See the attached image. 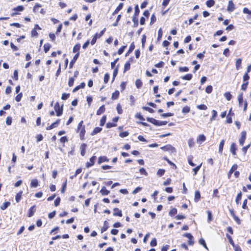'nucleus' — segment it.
Instances as JSON below:
<instances>
[{"label":"nucleus","instance_id":"obj_41","mask_svg":"<svg viewBox=\"0 0 251 251\" xmlns=\"http://www.w3.org/2000/svg\"><path fill=\"white\" fill-rule=\"evenodd\" d=\"M24 9V8L22 5H19L13 8V10L15 11H22Z\"/></svg>","mask_w":251,"mask_h":251},{"label":"nucleus","instance_id":"obj_30","mask_svg":"<svg viewBox=\"0 0 251 251\" xmlns=\"http://www.w3.org/2000/svg\"><path fill=\"white\" fill-rule=\"evenodd\" d=\"M22 193H23V192L21 191L19 193H18V194H17L16 197H15V200H16V201L17 202H19V201H20V200L22 198Z\"/></svg>","mask_w":251,"mask_h":251},{"label":"nucleus","instance_id":"obj_21","mask_svg":"<svg viewBox=\"0 0 251 251\" xmlns=\"http://www.w3.org/2000/svg\"><path fill=\"white\" fill-rule=\"evenodd\" d=\"M105 110V108L104 105H102L100 107V108L97 111V114L98 115H101L102 113H103Z\"/></svg>","mask_w":251,"mask_h":251},{"label":"nucleus","instance_id":"obj_51","mask_svg":"<svg viewBox=\"0 0 251 251\" xmlns=\"http://www.w3.org/2000/svg\"><path fill=\"white\" fill-rule=\"evenodd\" d=\"M75 79L73 77H71L69 78L68 85L70 87H72L74 85Z\"/></svg>","mask_w":251,"mask_h":251},{"label":"nucleus","instance_id":"obj_17","mask_svg":"<svg viewBox=\"0 0 251 251\" xmlns=\"http://www.w3.org/2000/svg\"><path fill=\"white\" fill-rule=\"evenodd\" d=\"M113 210V215L114 216H118L120 217L122 216V211L120 210H119L118 208H114Z\"/></svg>","mask_w":251,"mask_h":251},{"label":"nucleus","instance_id":"obj_38","mask_svg":"<svg viewBox=\"0 0 251 251\" xmlns=\"http://www.w3.org/2000/svg\"><path fill=\"white\" fill-rule=\"evenodd\" d=\"M41 7V5L39 3H36L33 7V11L34 12L39 11V9Z\"/></svg>","mask_w":251,"mask_h":251},{"label":"nucleus","instance_id":"obj_50","mask_svg":"<svg viewBox=\"0 0 251 251\" xmlns=\"http://www.w3.org/2000/svg\"><path fill=\"white\" fill-rule=\"evenodd\" d=\"M126 48V46H122L120 49H119L118 51V53L119 54H121L123 53L125 49Z\"/></svg>","mask_w":251,"mask_h":251},{"label":"nucleus","instance_id":"obj_59","mask_svg":"<svg viewBox=\"0 0 251 251\" xmlns=\"http://www.w3.org/2000/svg\"><path fill=\"white\" fill-rule=\"evenodd\" d=\"M165 170L163 169H159L157 172V175L159 176H162L164 174Z\"/></svg>","mask_w":251,"mask_h":251},{"label":"nucleus","instance_id":"obj_48","mask_svg":"<svg viewBox=\"0 0 251 251\" xmlns=\"http://www.w3.org/2000/svg\"><path fill=\"white\" fill-rule=\"evenodd\" d=\"M106 117L105 116H104L102 117L100 121V126H104L105 122H106Z\"/></svg>","mask_w":251,"mask_h":251},{"label":"nucleus","instance_id":"obj_47","mask_svg":"<svg viewBox=\"0 0 251 251\" xmlns=\"http://www.w3.org/2000/svg\"><path fill=\"white\" fill-rule=\"evenodd\" d=\"M197 108L200 110H206L207 109V107L205 104H201L197 105Z\"/></svg>","mask_w":251,"mask_h":251},{"label":"nucleus","instance_id":"obj_52","mask_svg":"<svg viewBox=\"0 0 251 251\" xmlns=\"http://www.w3.org/2000/svg\"><path fill=\"white\" fill-rule=\"evenodd\" d=\"M250 78V76L249 75L248 73H246L244 74L243 76V80L245 82H248V80Z\"/></svg>","mask_w":251,"mask_h":251},{"label":"nucleus","instance_id":"obj_45","mask_svg":"<svg viewBox=\"0 0 251 251\" xmlns=\"http://www.w3.org/2000/svg\"><path fill=\"white\" fill-rule=\"evenodd\" d=\"M212 90H213L212 86L211 85H208L206 87V88L205 89V92L208 94H210L212 92Z\"/></svg>","mask_w":251,"mask_h":251},{"label":"nucleus","instance_id":"obj_22","mask_svg":"<svg viewBox=\"0 0 251 251\" xmlns=\"http://www.w3.org/2000/svg\"><path fill=\"white\" fill-rule=\"evenodd\" d=\"M102 130L101 127H97L94 128L92 132L91 133V135H94L99 132H100Z\"/></svg>","mask_w":251,"mask_h":251},{"label":"nucleus","instance_id":"obj_39","mask_svg":"<svg viewBox=\"0 0 251 251\" xmlns=\"http://www.w3.org/2000/svg\"><path fill=\"white\" fill-rule=\"evenodd\" d=\"M212 116L211 117V118H210V121H213L214 120H215V117L217 116V112L216 110H213L212 111Z\"/></svg>","mask_w":251,"mask_h":251},{"label":"nucleus","instance_id":"obj_15","mask_svg":"<svg viewBox=\"0 0 251 251\" xmlns=\"http://www.w3.org/2000/svg\"><path fill=\"white\" fill-rule=\"evenodd\" d=\"M79 55V52H78L74 56L73 60L71 61V62H70V67L71 68L73 67L75 62L78 59Z\"/></svg>","mask_w":251,"mask_h":251},{"label":"nucleus","instance_id":"obj_46","mask_svg":"<svg viewBox=\"0 0 251 251\" xmlns=\"http://www.w3.org/2000/svg\"><path fill=\"white\" fill-rule=\"evenodd\" d=\"M224 96L227 100H230L232 98V95L229 92L225 93Z\"/></svg>","mask_w":251,"mask_h":251},{"label":"nucleus","instance_id":"obj_2","mask_svg":"<svg viewBox=\"0 0 251 251\" xmlns=\"http://www.w3.org/2000/svg\"><path fill=\"white\" fill-rule=\"evenodd\" d=\"M54 109L56 113L57 116H60L62 115L63 112V105L60 107L58 102H56L54 105Z\"/></svg>","mask_w":251,"mask_h":251},{"label":"nucleus","instance_id":"obj_29","mask_svg":"<svg viewBox=\"0 0 251 251\" xmlns=\"http://www.w3.org/2000/svg\"><path fill=\"white\" fill-rule=\"evenodd\" d=\"M147 120L148 122L152 123V124L155 126L156 125V124H157L158 123V120L152 118H149L147 119Z\"/></svg>","mask_w":251,"mask_h":251},{"label":"nucleus","instance_id":"obj_31","mask_svg":"<svg viewBox=\"0 0 251 251\" xmlns=\"http://www.w3.org/2000/svg\"><path fill=\"white\" fill-rule=\"evenodd\" d=\"M119 96V92L118 91H116L114 93L112 94L111 98L112 100H116L118 98Z\"/></svg>","mask_w":251,"mask_h":251},{"label":"nucleus","instance_id":"obj_26","mask_svg":"<svg viewBox=\"0 0 251 251\" xmlns=\"http://www.w3.org/2000/svg\"><path fill=\"white\" fill-rule=\"evenodd\" d=\"M80 49V44H77L74 47L73 52H76V53L78 52H79V50Z\"/></svg>","mask_w":251,"mask_h":251},{"label":"nucleus","instance_id":"obj_40","mask_svg":"<svg viewBox=\"0 0 251 251\" xmlns=\"http://www.w3.org/2000/svg\"><path fill=\"white\" fill-rule=\"evenodd\" d=\"M207 216H208L207 222L208 223H210V222H211L212 221V213L210 211H207Z\"/></svg>","mask_w":251,"mask_h":251},{"label":"nucleus","instance_id":"obj_64","mask_svg":"<svg viewBox=\"0 0 251 251\" xmlns=\"http://www.w3.org/2000/svg\"><path fill=\"white\" fill-rule=\"evenodd\" d=\"M139 12H140V10H139L138 6L136 5L135 7V13H134L135 16H138Z\"/></svg>","mask_w":251,"mask_h":251},{"label":"nucleus","instance_id":"obj_54","mask_svg":"<svg viewBox=\"0 0 251 251\" xmlns=\"http://www.w3.org/2000/svg\"><path fill=\"white\" fill-rule=\"evenodd\" d=\"M69 96H70L69 94L63 93L62 95L61 99L63 100H66L69 98Z\"/></svg>","mask_w":251,"mask_h":251},{"label":"nucleus","instance_id":"obj_33","mask_svg":"<svg viewBox=\"0 0 251 251\" xmlns=\"http://www.w3.org/2000/svg\"><path fill=\"white\" fill-rule=\"evenodd\" d=\"M135 85L137 88H140L142 86V81L139 79H137L135 82Z\"/></svg>","mask_w":251,"mask_h":251},{"label":"nucleus","instance_id":"obj_44","mask_svg":"<svg viewBox=\"0 0 251 251\" xmlns=\"http://www.w3.org/2000/svg\"><path fill=\"white\" fill-rule=\"evenodd\" d=\"M177 213V209L175 208L172 209L169 212V215L171 216H173L176 214Z\"/></svg>","mask_w":251,"mask_h":251},{"label":"nucleus","instance_id":"obj_32","mask_svg":"<svg viewBox=\"0 0 251 251\" xmlns=\"http://www.w3.org/2000/svg\"><path fill=\"white\" fill-rule=\"evenodd\" d=\"M134 48H135L134 44V43H132L130 44L129 50H128L127 52L126 53V55H127V54L131 53L134 50Z\"/></svg>","mask_w":251,"mask_h":251},{"label":"nucleus","instance_id":"obj_55","mask_svg":"<svg viewBox=\"0 0 251 251\" xmlns=\"http://www.w3.org/2000/svg\"><path fill=\"white\" fill-rule=\"evenodd\" d=\"M105 30H106V28H104L102 30H101L100 31V33H97L95 34V35H98L97 37L98 38H100L101 36H102L103 35V34H104V33L105 31Z\"/></svg>","mask_w":251,"mask_h":251},{"label":"nucleus","instance_id":"obj_3","mask_svg":"<svg viewBox=\"0 0 251 251\" xmlns=\"http://www.w3.org/2000/svg\"><path fill=\"white\" fill-rule=\"evenodd\" d=\"M235 9V6L234 4L233 3L232 0H230L228 2V6L227 8V10L228 12H231L234 10Z\"/></svg>","mask_w":251,"mask_h":251},{"label":"nucleus","instance_id":"obj_43","mask_svg":"<svg viewBox=\"0 0 251 251\" xmlns=\"http://www.w3.org/2000/svg\"><path fill=\"white\" fill-rule=\"evenodd\" d=\"M130 68V63L129 62H126L125 65V70L124 72L126 71L129 70Z\"/></svg>","mask_w":251,"mask_h":251},{"label":"nucleus","instance_id":"obj_8","mask_svg":"<svg viewBox=\"0 0 251 251\" xmlns=\"http://www.w3.org/2000/svg\"><path fill=\"white\" fill-rule=\"evenodd\" d=\"M86 146H87V145L85 143L82 144L80 146V149L81 150L80 153L82 156H84L85 154V153H86L85 151H86Z\"/></svg>","mask_w":251,"mask_h":251},{"label":"nucleus","instance_id":"obj_10","mask_svg":"<svg viewBox=\"0 0 251 251\" xmlns=\"http://www.w3.org/2000/svg\"><path fill=\"white\" fill-rule=\"evenodd\" d=\"M163 149H164V150L170 151L172 153L176 152V150L175 148H174L173 147L170 145L164 147Z\"/></svg>","mask_w":251,"mask_h":251},{"label":"nucleus","instance_id":"obj_18","mask_svg":"<svg viewBox=\"0 0 251 251\" xmlns=\"http://www.w3.org/2000/svg\"><path fill=\"white\" fill-rule=\"evenodd\" d=\"M85 86V83L82 82L80 85L77 86L74 89L73 92H75L81 88H84Z\"/></svg>","mask_w":251,"mask_h":251},{"label":"nucleus","instance_id":"obj_62","mask_svg":"<svg viewBox=\"0 0 251 251\" xmlns=\"http://www.w3.org/2000/svg\"><path fill=\"white\" fill-rule=\"evenodd\" d=\"M6 124L7 125H11L12 124V118L10 117H8L6 119Z\"/></svg>","mask_w":251,"mask_h":251},{"label":"nucleus","instance_id":"obj_35","mask_svg":"<svg viewBox=\"0 0 251 251\" xmlns=\"http://www.w3.org/2000/svg\"><path fill=\"white\" fill-rule=\"evenodd\" d=\"M242 63V59L241 58H238L236 60V68L237 70H239L240 68V66Z\"/></svg>","mask_w":251,"mask_h":251},{"label":"nucleus","instance_id":"obj_13","mask_svg":"<svg viewBox=\"0 0 251 251\" xmlns=\"http://www.w3.org/2000/svg\"><path fill=\"white\" fill-rule=\"evenodd\" d=\"M100 193L102 195L106 196L108 195L109 194L110 192L109 191L107 190L106 189L105 187L103 186L101 190H100Z\"/></svg>","mask_w":251,"mask_h":251},{"label":"nucleus","instance_id":"obj_42","mask_svg":"<svg viewBox=\"0 0 251 251\" xmlns=\"http://www.w3.org/2000/svg\"><path fill=\"white\" fill-rule=\"evenodd\" d=\"M50 45L49 44H45L44 46V51L46 53L50 48Z\"/></svg>","mask_w":251,"mask_h":251},{"label":"nucleus","instance_id":"obj_53","mask_svg":"<svg viewBox=\"0 0 251 251\" xmlns=\"http://www.w3.org/2000/svg\"><path fill=\"white\" fill-rule=\"evenodd\" d=\"M233 217L238 225H240L241 224L240 220L234 214H233Z\"/></svg>","mask_w":251,"mask_h":251},{"label":"nucleus","instance_id":"obj_7","mask_svg":"<svg viewBox=\"0 0 251 251\" xmlns=\"http://www.w3.org/2000/svg\"><path fill=\"white\" fill-rule=\"evenodd\" d=\"M96 159V156H93L92 157H91L90 159V162H87L86 164V167L87 168H89L90 167L94 165Z\"/></svg>","mask_w":251,"mask_h":251},{"label":"nucleus","instance_id":"obj_28","mask_svg":"<svg viewBox=\"0 0 251 251\" xmlns=\"http://www.w3.org/2000/svg\"><path fill=\"white\" fill-rule=\"evenodd\" d=\"M81 171H82V169L81 168L77 169L76 170L75 173V175L71 176H70V178L73 179L74 177H76L77 175L80 174L81 172Z\"/></svg>","mask_w":251,"mask_h":251},{"label":"nucleus","instance_id":"obj_1","mask_svg":"<svg viewBox=\"0 0 251 251\" xmlns=\"http://www.w3.org/2000/svg\"><path fill=\"white\" fill-rule=\"evenodd\" d=\"M83 121H80L77 126V132H79V136L81 140L84 139L85 133V126L83 125Z\"/></svg>","mask_w":251,"mask_h":251},{"label":"nucleus","instance_id":"obj_6","mask_svg":"<svg viewBox=\"0 0 251 251\" xmlns=\"http://www.w3.org/2000/svg\"><path fill=\"white\" fill-rule=\"evenodd\" d=\"M59 122H60V120L58 119L57 121H56L55 122L52 123L50 126L47 127L46 129L47 130H50L54 127H57L58 125Z\"/></svg>","mask_w":251,"mask_h":251},{"label":"nucleus","instance_id":"obj_20","mask_svg":"<svg viewBox=\"0 0 251 251\" xmlns=\"http://www.w3.org/2000/svg\"><path fill=\"white\" fill-rule=\"evenodd\" d=\"M108 228V223L106 221H105L104 222L103 226L102 227L101 229V233H102V232L105 231L106 230H107Z\"/></svg>","mask_w":251,"mask_h":251},{"label":"nucleus","instance_id":"obj_36","mask_svg":"<svg viewBox=\"0 0 251 251\" xmlns=\"http://www.w3.org/2000/svg\"><path fill=\"white\" fill-rule=\"evenodd\" d=\"M242 194L241 192L238 194V195L236 197V200H235V201H236V203L237 204H239V201L241 200V199L242 198Z\"/></svg>","mask_w":251,"mask_h":251},{"label":"nucleus","instance_id":"obj_4","mask_svg":"<svg viewBox=\"0 0 251 251\" xmlns=\"http://www.w3.org/2000/svg\"><path fill=\"white\" fill-rule=\"evenodd\" d=\"M246 137V132L244 131L241 132V137L239 139V143L240 146H242L244 145Z\"/></svg>","mask_w":251,"mask_h":251},{"label":"nucleus","instance_id":"obj_58","mask_svg":"<svg viewBox=\"0 0 251 251\" xmlns=\"http://www.w3.org/2000/svg\"><path fill=\"white\" fill-rule=\"evenodd\" d=\"M129 133L127 131L123 132L120 133V136L121 137L124 138L127 136Z\"/></svg>","mask_w":251,"mask_h":251},{"label":"nucleus","instance_id":"obj_63","mask_svg":"<svg viewBox=\"0 0 251 251\" xmlns=\"http://www.w3.org/2000/svg\"><path fill=\"white\" fill-rule=\"evenodd\" d=\"M139 172L141 174L145 175V176L148 175V173L144 168H141L139 170Z\"/></svg>","mask_w":251,"mask_h":251},{"label":"nucleus","instance_id":"obj_23","mask_svg":"<svg viewBox=\"0 0 251 251\" xmlns=\"http://www.w3.org/2000/svg\"><path fill=\"white\" fill-rule=\"evenodd\" d=\"M123 5H124L123 3H120L119 4V5H118V6L115 10V11H114L113 14H117V13H118L119 11H120L123 8Z\"/></svg>","mask_w":251,"mask_h":251},{"label":"nucleus","instance_id":"obj_25","mask_svg":"<svg viewBox=\"0 0 251 251\" xmlns=\"http://www.w3.org/2000/svg\"><path fill=\"white\" fill-rule=\"evenodd\" d=\"M224 144H225V140H222L221 141V142L220 143L219 147V152L220 153H221L223 151Z\"/></svg>","mask_w":251,"mask_h":251},{"label":"nucleus","instance_id":"obj_37","mask_svg":"<svg viewBox=\"0 0 251 251\" xmlns=\"http://www.w3.org/2000/svg\"><path fill=\"white\" fill-rule=\"evenodd\" d=\"M10 205V202L9 201L5 202L1 206V209L2 210H4L7 208Z\"/></svg>","mask_w":251,"mask_h":251},{"label":"nucleus","instance_id":"obj_16","mask_svg":"<svg viewBox=\"0 0 251 251\" xmlns=\"http://www.w3.org/2000/svg\"><path fill=\"white\" fill-rule=\"evenodd\" d=\"M38 185V181L37 179H34L31 180L30 183V186L31 187L36 188Z\"/></svg>","mask_w":251,"mask_h":251},{"label":"nucleus","instance_id":"obj_11","mask_svg":"<svg viewBox=\"0 0 251 251\" xmlns=\"http://www.w3.org/2000/svg\"><path fill=\"white\" fill-rule=\"evenodd\" d=\"M201 199V194L199 191L197 190L195 192V198L194 201L196 202H197L200 200Z\"/></svg>","mask_w":251,"mask_h":251},{"label":"nucleus","instance_id":"obj_49","mask_svg":"<svg viewBox=\"0 0 251 251\" xmlns=\"http://www.w3.org/2000/svg\"><path fill=\"white\" fill-rule=\"evenodd\" d=\"M199 243L201 245H202L205 249H207L205 242L203 239H200V240H199Z\"/></svg>","mask_w":251,"mask_h":251},{"label":"nucleus","instance_id":"obj_12","mask_svg":"<svg viewBox=\"0 0 251 251\" xmlns=\"http://www.w3.org/2000/svg\"><path fill=\"white\" fill-rule=\"evenodd\" d=\"M35 211L36 206L35 205H33L29 209L28 216L29 217H32L34 213H35Z\"/></svg>","mask_w":251,"mask_h":251},{"label":"nucleus","instance_id":"obj_56","mask_svg":"<svg viewBox=\"0 0 251 251\" xmlns=\"http://www.w3.org/2000/svg\"><path fill=\"white\" fill-rule=\"evenodd\" d=\"M22 93H21L20 94H19L16 97H15V100L17 101V102H19L21 100V99H22Z\"/></svg>","mask_w":251,"mask_h":251},{"label":"nucleus","instance_id":"obj_61","mask_svg":"<svg viewBox=\"0 0 251 251\" xmlns=\"http://www.w3.org/2000/svg\"><path fill=\"white\" fill-rule=\"evenodd\" d=\"M109 75L108 74L106 73L104 75V83H107L109 80Z\"/></svg>","mask_w":251,"mask_h":251},{"label":"nucleus","instance_id":"obj_14","mask_svg":"<svg viewBox=\"0 0 251 251\" xmlns=\"http://www.w3.org/2000/svg\"><path fill=\"white\" fill-rule=\"evenodd\" d=\"M109 159L106 156H100L98 159V164H100L104 162H108Z\"/></svg>","mask_w":251,"mask_h":251},{"label":"nucleus","instance_id":"obj_9","mask_svg":"<svg viewBox=\"0 0 251 251\" xmlns=\"http://www.w3.org/2000/svg\"><path fill=\"white\" fill-rule=\"evenodd\" d=\"M238 168V166L237 164H234L232 167L231 168V169H230L229 172H228V178H229L230 177V176L231 175V174L234 172Z\"/></svg>","mask_w":251,"mask_h":251},{"label":"nucleus","instance_id":"obj_57","mask_svg":"<svg viewBox=\"0 0 251 251\" xmlns=\"http://www.w3.org/2000/svg\"><path fill=\"white\" fill-rule=\"evenodd\" d=\"M150 245L152 247H155L156 246L157 242H156V240L155 238H153L152 239V240L151 241V242L150 243Z\"/></svg>","mask_w":251,"mask_h":251},{"label":"nucleus","instance_id":"obj_27","mask_svg":"<svg viewBox=\"0 0 251 251\" xmlns=\"http://www.w3.org/2000/svg\"><path fill=\"white\" fill-rule=\"evenodd\" d=\"M238 100L239 102V105L240 106H241L243 102V93H241L238 97Z\"/></svg>","mask_w":251,"mask_h":251},{"label":"nucleus","instance_id":"obj_19","mask_svg":"<svg viewBox=\"0 0 251 251\" xmlns=\"http://www.w3.org/2000/svg\"><path fill=\"white\" fill-rule=\"evenodd\" d=\"M236 150L235 144L233 143L230 146V150L233 155H236Z\"/></svg>","mask_w":251,"mask_h":251},{"label":"nucleus","instance_id":"obj_60","mask_svg":"<svg viewBox=\"0 0 251 251\" xmlns=\"http://www.w3.org/2000/svg\"><path fill=\"white\" fill-rule=\"evenodd\" d=\"M98 35H95L91 42V44L92 45H93L95 44L97 41V39L98 38L97 37Z\"/></svg>","mask_w":251,"mask_h":251},{"label":"nucleus","instance_id":"obj_34","mask_svg":"<svg viewBox=\"0 0 251 251\" xmlns=\"http://www.w3.org/2000/svg\"><path fill=\"white\" fill-rule=\"evenodd\" d=\"M215 4V1L214 0H208L206 1V5L208 7H211L213 6Z\"/></svg>","mask_w":251,"mask_h":251},{"label":"nucleus","instance_id":"obj_5","mask_svg":"<svg viewBox=\"0 0 251 251\" xmlns=\"http://www.w3.org/2000/svg\"><path fill=\"white\" fill-rule=\"evenodd\" d=\"M205 140V136L203 134H201L198 137L197 142L199 144H201L202 142H204Z\"/></svg>","mask_w":251,"mask_h":251},{"label":"nucleus","instance_id":"obj_24","mask_svg":"<svg viewBox=\"0 0 251 251\" xmlns=\"http://www.w3.org/2000/svg\"><path fill=\"white\" fill-rule=\"evenodd\" d=\"M201 165L202 163H201L200 165L197 166L195 168L193 169L192 171L194 173V176H195L197 174L198 171L200 170Z\"/></svg>","mask_w":251,"mask_h":251}]
</instances>
